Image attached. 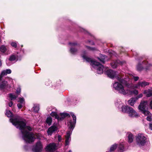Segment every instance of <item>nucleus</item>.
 Returning <instances> with one entry per match:
<instances>
[{
	"label": "nucleus",
	"mask_w": 152,
	"mask_h": 152,
	"mask_svg": "<svg viewBox=\"0 0 152 152\" xmlns=\"http://www.w3.org/2000/svg\"><path fill=\"white\" fill-rule=\"evenodd\" d=\"M10 121L17 128L21 130L23 139L27 143H30L33 142L36 139L35 135L31 133L28 132L27 130L31 131L32 128L26 125V121L22 119L19 116H17L14 118H10Z\"/></svg>",
	"instance_id": "obj_1"
},
{
	"label": "nucleus",
	"mask_w": 152,
	"mask_h": 152,
	"mask_svg": "<svg viewBox=\"0 0 152 152\" xmlns=\"http://www.w3.org/2000/svg\"><path fill=\"white\" fill-rule=\"evenodd\" d=\"M81 56L84 61L85 60L86 62L91 63V65L96 70V72L98 74H100L103 73V66L99 62L92 60L91 58L88 57L86 51H84L82 52Z\"/></svg>",
	"instance_id": "obj_2"
},
{
	"label": "nucleus",
	"mask_w": 152,
	"mask_h": 152,
	"mask_svg": "<svg viewBox=\"0 0 152 152\" xmlns=\"http://www.w3.org/2000/svg\"><path fill=\"white\" fill-rule=\"evenodd\" d=\"M116 77L118 81H115L113 84V89L116 90L118 93L124 94V80L123 77L121 75H118Z\"/></svg>",
	"instance_id": "obj_3"
},
{
	"label": "nucleus",
	"mask_w": 152,
	"mask_h": 152,
	"mask_svg": "<svg viewBox=\"0 0 152 152\" xmlns=\"http://www.w3.org/2000/svg\"><path fill=\"white\" fill-rule=\"evenodd\" d=\"M146 137L143 134H139L136 137L137 144L139 146H143L146 142Z\"/></svg>",
	"instance_id": "obj_4"
},
{
	"label": "nucleus",
	"mask_w": 152,
	"mask_h": 152,
	"mask_svg": "<svg viewBox=\"0 0 152 152\" xmlns=\"http://www.w3.org/2000/svg\"><path fill=\"white\" fill-rule=\"evenodd\" d=\"M148 104L147 101H142L138 106L139 109L145 115H149L150 113L146 110L147 108Z\"/></svg>",
	"instance_id": "obj_5"
},
{
	"label": "nucleus",
	"mask_w": 152,
	"mask_h": 152,
	"mask_svg": "<svg viewBox=\"0 0 152 152\" xmlns=\"http://www.w3.org/2000/svg\"><path fill=\"white\" fill-rule=\"evenodd\" d=\"M124 111L128 113L131 117H136L138 116V114L133 109L128 106L124 107Z\"/></svg>",
	"instance_id": "obj_6"
},
{
	"label": "nucleus",
	"mask_w": 152,
	"mask_h": 152,
	"mask_svg": "<svg viewBox=\"0 0 152 152\" xmlns=\"http://www.w3.org/2000/svg\"><path fill=\"white\" fill-rule=\"evenodd\" d=\"M106 73V74L109 77L112 79L114 77H115L116 79V77H117L118 75H117L116 72L111 69L107 70Z\"/></svg>",
	"instance_id": "obj_7"
},
{
	"label": "nucleus",
	"mask_w": 152,
	"mask_h": 152,
	"mask_svg": "<svg viewBox=\"0 0 152 152\" xmlns=\"http://www.w3.org/2000/svg\"><path fill=\"white\" fill-rule=\"evenodd\" d=\"M42 146L40 141L38 142L32 148L33 151L34 152H41L42 149Z\"/></svg>",
	"instance_id": "obj_8"
},
{
	"label": "nucleus",
	"mask_w": 152,
	"mask_h": 152,
	"mask_svg": "<svg viewBox=\"0 0 152 152\" xmlns=\"http://www.w3.org/2000/svg\"><path fill=\"white\" fill-rule=\"evenodd\" d=\"M69 45L72 47L70 50V52L72 54H75L77 52V49L73 48V47H78V45L76 42H69Z\"/></svg>",
	"instance_id": "obj_9"
},
{
	"label": "nucleus",
	"mask_w": 152,
	"mask_h": 152,
	"mask_svg": "<svg viewBox=\"0 0 152 152\" xmlns=\"http://www.w3.org/2000/svg\"><path fill=\"white\" fill-rule=\"evenodd\" d=\"M56 148V144L54 143H50L47 146L46 150L47 152H53Z\"/></svg>",
	"instance_id": "obj_10"
},
{
	"label": "nucleus",
	"mask_w": 152,
	"mask_h": 152,
	"mask_svg": "<svg viewBox=\"0 0 152 152\" xmlns=\"http://www.w3.org/2000/svg\"><path fill=\"white\" fill-rule=\"evenodd\" d=\"M72 134V131H70L67 132L66 135L65 136V145H68L71 140L70 137Z\"/></svg>",
	"instance_id": "obj_11"
},
{
	"label": "nucleus",
	"mask_w": 152,
	"mask_h": 152,
	"mask_svg": "<svg viewBox=\"0 0 152 152\" xmlns=\"http://www.w3.org/2000/svg\"><path fill=\"white\" fill-rule=\"evenodd\" d=\"M70 114L73 118V122H72L71 121L69 122L70 125V128L72 129V130L73 129L76 123V116L73 113H71Z\"/></svg>",
	"instance_id": "obj_12"
},
{
	"label": "nucleus",
	"mask_w": 152,
	"mask_h": 152,
	"mask_svg": "<svg viewBox=\"0 0 152 152\" xmlns=\"http://www.w3.org/2000/svg\"><path fill=\"white\" fill-rule=\"evenodd\" d=\"M58 129V127L55 125H53L48 128L47 133L48 135H51L54 132Z\"/></svg>",
	"instance_id": "obj_13"
},
{
	"label": "nucleus",
	"mask_w": 152,
	"mask_h": 152,
	"mask_svg": "<svg viewBox=\"0 0 152 152\" xmlns=\"http://www.w3.org/2000/svg\"><path fill=\"white\" fill-rule=\"evenodd\" d=\"M123 64V62L119 60L113 61L111 64V67L113 68H116L119 65L122 66Z\"/></svg>",
	"instance_id": "obj_14"
},
{
	"label": "nucleus",
	"mask_w": 152,
	"mask_h": 152,
	"mask_svg": "<svg viewBox=\"0 0 152 152\" xmlns=\"http://www.w3.org/2000/svg\"><path fill=\"white\" fill-rule=\"evenodd\" d=\"M115 104L116 107L119 108V110L120 111L123 112V104L120 99H118L117 100V102L115 103Z\"/></svg>",
	"instance_id": "obj_15"
},
{
	"label": "nucleus",
	"mask_w": 152,
	"mask_h": 152,
	"mask_svg": "<svg viewBox=\"0 0 152 152\" xmlns=\"http://www.w3.org/2000/svg\"><path fill=\"white\" fill-rule=\"evenodd\" d=\"M9 86V85L7 81L4 80L0 82V88L3 89L6 88Z\"/></svg>",
	"instance_id": "obj_16"
},
{
	"label": "nucleus",
	"mask_w": 152,
	"mask_h": 152,
	"mask_svg": "<svg viewBox=\"0 0 152 152\" xmlns=\"http://www.w3.org/2000/svg\"><path fill=\"white\" fill-rule=\"evenodd\" d=\"M59 116V119H58V121L64 119L67 116L70 117V115L68 113H60Z\"/></svg>",
	"instance_id": "obj_17"
},
{
	"label": "nucleus",
	"mask_w": 152,
	"mask_h": 152,
	"mask_svg": "<svg viewBox=\"0 0 152 152\" xmlns=\"http://www.w3.org/2000/svg\"><path fill=\"white\" fill-rule=\"evenodd\" d=\"M143 93L145 94L147 97H150L152 96V89H148L145 90Z\"/></svg>",
	"instance_id": "obj_18"
},
{
	"label": "nucleus",
	"mask_w": 152,
	"mask_h": 152,
	"mask_svg": "<svg viewBox=\"0 0 152 152\" xmlns=\"http://www.w3.org/2000/svg\"><path fill=\"white\" fill-rule=\"evenodd\" d=\"M137 100V98H131L128 100L129 104L132 106H133Z\"/></svg>",
	"instance_id": "obj_19"
},
{
	"label": "nucleus",
	"mask_w": 152,
	"mask_h": 152,
	"mask_svg": "<svg viewBox=\"0 0 152 152\" xmlns=\"http://www.w3.org/2000/svg\"><path fill=\"white\" fill-rule=\"evenodd\" d=\"M11 73V70L10 69H6L3 70L1 73V75L3 76L7 75L8 74H10Z\"/></svg>",
	"instance_id": "obj_20"
},
{
	"label": "nucleus",
	"mask_w": 152,
	"mask_h": 152,
	"mask_svg": "<svg viewBox=\"0 0 152 152\" xmlns=\"http://www.w3.org/2000/svg\"><path fill=\"white\" fill-rule=\"evenodd\" d=\"M50 115L53 117L57 119L58 120L59 119V116L57 114L56 112H52L51 113H50Z\"/></svg>",
	"instance_id": "obj_21"
},
{
	"label": "nucleus",
	"mask_w": 152,
	"mask_h": 152,
	"mask_svg": "<svg viewBox=\"0 0 152 152\" xmlns=\"http://www.w3.org/2000/svg\"><path fill=\"white\" fill-rule=\"evenodd\" d=\"M9 97L11 100H12L15 99L18 96L13 93H10L9 94Z\"/></svg>",
	"instance_id": "obj_22"
},
{
	"label": "nucleus",
	"mask_w": 152,
	"mask_h": 152,
	"mask_svg": "<svg viewBox=\"0 0 152 152\" xmlns=\"http://www.w3.org/2000/svg\"><path fill=\"white\" fill-rule=\"evenodd\" d=\"M8 60L10 61L17 60V56L13 54L10 57Z\"/></svg>",
	"instance_id": "obj_23"
},
{
	"label": "nucleus",
	"mask_w": 152,
	"mask_h": 152,
	"mask_svg": "<svg viewBox=\"0 0 152 152\" xmlns=\"http://www.w3.org/2000/svg\"><path fill=\"white\" fill-rule=\"evenodd\" d=\"M124 148V143L122 142L119 145L118 148V152H123Z\"/></svg>",
	"instance_id": "obj_24"
},
{
	"label": "nucleus",
	"mask_w": 152,
	"mask_h": 152,
	"mask_svg": "<svg viewBox=\"0 0 152 152\" xmlns=\"http://www.w3.org/2000/svg\"><path fill=\"white\" fill-rule=\"evenodd\" d=\"M128 134H129V135L128 136V142H129L131 143L133 141V135L131 133H129Z\"/></svg>",
	"instance_id": "obj_25"
},
{
	"label": "nucleus",
	"mask_w": 152,
	"mask_h": 152,
	"mask_svg": "<svg viewBox=\"0 0 152 152\" xmlns=\"http://www.w3.org/2000/svg\"><path fill=\"white\" fill-rule=\"evenodd\" d=\"M117 147V145L114 144L112 145L110 148V152L113 151L115 150Z\"/></svg>",
	"instance_id": "obj_26"
},
{
	"label": "nucleus",
	"mask_w": 152,
	"mask_h": 152,
	"mask_svg": "<svg viewBox=\"0 0 152 152\" xmlns=\"http://www.w3.org/2000/svg\"><path fill=\"white\" fill-rule=\"evenodd\" d=\"M46 121L49 125H50L52 121V118L50 117H48Z\"/></svg>",
	"instance_id": "obj_27"
},
{
	"label": "nucleus",
	"mask_w": 152,
	"mask_h": 152,
	"mask_svg": "<svg viewBox=\"0 0 152 152\" xmlns=\"http://www.w3.org/2000/svg\"><path fill=\"white\" fill-rule=\"evenodd\" d=\"M39 109V107L38 105H34L33 108V110L34 112H37Z\"/></svg>",
	"instance_id": "obj_28"
},
{
	"label": "nucleus",
	"mask_w": 152,
	"mask_h": 152,
	"mask_svg": "<svg viewBox=\"0 0 152 152\" xmlns=\"http://www.w3.org/2000/svg\"><path fill=\"white\" fill-rule=\"evenodd\" d=\"M106 58V56L105 55H102L101 56V58H98L99 61L102 63H104L105 62V59Z\"/></svg>",
	"instance_id": "obj_29"
},
{
	"label": "nucleus",
	"mask_w": 152,
	"mask_h": 152,
	"mask_svg": "<svg viewBox=\"0 0 152 152\" xmlns=\"http://www.w3.org/2000/svg\"><path fill=\"white\" fill-rule=\"evenodd\" d=\"M0 50L2 52L4 53L6 51L7 48L5 46L2 45L0 48Z\"/></svg>",
	"instance_id": "obj_30"
},
{
	"label": "nucleus",
	"mask_w": 152,
	"mask_h": 152,
	"mask_svg": "<svg viewBox=\"0 0 152 152\" xmlns=\"http://www.w3.org/2000/svg\"><path fill=\"white\" fill-rule=\"evenodd\" d=\"M18 102H20V103L24 104L25 103L24 99L23 98H18Z\"/></svg>",
	"instance_id": "obj_31"
},
{
	"label": "nucleus",
	"mask_w": 152,
	"mask_h": 152,
	"mask_svg": "<svg viewBox=\"0 0 152 152\" xmlns=\"http://www.w3.org/2000/svg\"><path fill=\"white\" fill-rule=\"evenodd\" d=\"M143 67L140 64H138L137 66V69L138 71H140L143 69Z\"/></svg>",
	"instance_id": "obj_32"
},
{
	"label": "nucleus",
	"mask_w": 152,
	"mask_h": 152,
	"mask_svg": "<svg viewBox=\"0 0 152 152\" xmlns=\"http://www.w3.org/2000/svg\"><path fill=\"white\" fill-rule=\"evenodd\" d=\"M140 86L142 87H145L147 85L149 84V83L146 82H140Z\"/></svg>",
	"instance_id": "obj_33"
},
{
	"label": "nucleus",
	"mask_w": 152,
	"mask_h": 152,
	"mask_svg": "<svg viewBox=\"0 0 152 152\" xmlns=\"http://www.w3.org/2000/svg\"><path fill=\"white\" fill-rule=\"evenodd\" d=\"M6 114L8 117H11L13 116L12 113L10 111L7 110L6 113Z\"/></svg>",
	"instance_id": "obj_34"
},
{
	"label": "nucleus",
	"mask_w": 152,
	"mask_h": 152,
	"mask_svg": "<svg viewBox=\"0 0 152 152\" xmlns=\"http://www.w3.org/2000/svg\"><path fill=\"white\" fill-rule=\"evenodd\" d=\"M87 49L90 51H94L97 50V49L95 48L91 47L89 46H86Z\"/></svg>",
	"instance_id": "obj_35"
},
{
	"label": "nucleus",
	"mask_w": 152,
	"mask_h": 152,
	"mask_svg": "<svg viewBox=\"0 0 152 152\" xmlns=\"http://www.w3.org/2000/svg\"><path fill=\"white\" fill-rule=\"evenodd\" d=\"M140 82H139L137 84L135 85L134 87L137 88H139L140 86Z\"/></svg>",
	"instance_id": "obj_36"
},
{
	"label": "nucleus",
	"mask_w": 152,
	"mask_h": 152,
	"mask_svg": "<svg viewBox=\"0 0 152 152\" xmlns=\"http://www.w3.org/2000/svg\"><path fill=\"white\" fill-rule=\"evenodd\" d=\"M147 120L149 121H151L152 120V116H148L147 117Z\"/></svg>",
	"instance_id": "obj_37"
},
{
	"label": "nucleus",
	"mask_w": 152,
	"mask_h": 152,
	"mask_svg": "<svg viewBox=\"0 0 152 152\" xmlns=\"http://www.w3.org/2000/svg\"><path fill=\"white\" fill-rule=\"evenodd\" d=\"M21 89L20 87H18L16 90V92L18 94H19L20 92Z\"/></svg>",
	"instance_id": "obj_38"
},
{
	"label": "nucleus",
	"mask_w": 152,
	"mask_h": 152,
	"mask_svg": "<svg viewBox=\"0 0 152 152\" xmlns=\"http://www.w3.org/2000/svg\"><path fill=\"white\" fill-rule=\"evenodd\" d=\"M24 105V104H22L21 103H18L17 104V106L19 109H20Z\"/></svg>",
	"instance_id": "obj_39"
},
{
	"label": "nucleus",
	"mask_w": 152,
	"mask_h": 152,
	"mask_svg": "<svg viewBox=\"0 0 152 152\" xmlns=\"http://www.w3.org/2000/svg\"><path fill=\"white\" fill-rule=\"evenodd\" d=\"M11 45L14 47L15 48H16L17 46V44L15 42H12L11 44Z\"/></svg>",
	"instance_id": "obj_40"
},
{
	"label": "nucleus",
	"mask_w": 152,
	"mask_h": 152,
	"mask_svg": "<svg viewBox=\"0 0 152 152\" xmlns=\"http://www.w3.org/2000/svg\"><path fill=\"white\" fill-rule=\"evenodd\" d=\"M133 93L135 95H137L138 94V91L137 90H135L133 91Z\"/></svg>",
	"instance_id": "obj_41"
},
{
	"label": "nucleus",
	"mask_w": 152,
	"mask_h": 152,
	"mask_svg": "<svg viewBox=\"0 0 152 152\" xmlns=\"http://www.w3.org/2000/svg\"><path fill=\"white\" fill-rule=\"evenodd\" d=\"M139 78V77L137 76L133 77V78L135 81H137L138 80Z\"/></svg>",
	"instance_id": "obj_42"
},
{
	"label": "nucleus",
	"mask_w": 152,
	"mask_h": 152,
	"mask_svg": "<svg viewBox=\"0 0 152 152\" xmlns=\"http://www.w3.org/2000/svg\"><path fill=\"white\" fill-rule=\"evenodd\" d=\"M143 96V95L142 94H139L137 97H136V98H137V99L140 98L142 97Z\"/></svg>",
	"instance_id": "obj_43"
},
{
	"label": "nucleus",
	"mask_w": 152,
	"mask_h": 152,
	"mask_svg": "<svg viewBox=\"0 0 152 152\" xmlns=\"http://www.w3.org/2000/svg\"><path fill=\"white\" fill-rule=\"evenodd\" d=\"M58 140L59 141H60L61 140V135H58Z\"/></svg>",
	"instance_id": "obj_44"
},
{
	"label": "nucleus",
	"mask_w": 152,
	"mask_h": 152,
	"mask_svg": "<svg viewBox=\"0 0 152 152\" xmlns=\"http://www.w3.org/2000/svg\"><path fill=\"white\" fill-rule=\"evenodd\" d=\"M13 105V102H12V101H11L9 104V106L10 107H11Z\"/></svg>",
	"instance_id": "obj_45"
},
{
	"label": "nucleus",
	"mask_w": 152,
	"mask_h": 152,
	"mask_svg": "<svg viewBox=\"0 0 152 152\" xmlns=\"http://www.w3.org/2000/svg\"><path fill=\"white\" fill-rule=\"evenodd\" d=\"M149 127L150 129L152 130V123H150L149 124Z\"/></svg>",
	"instance_id": "obj_46"
},
{
	"label": "nucleus",
	"mask_w": 152,
	"mask_h": 152,
	"mask_svg": "<svg viewBox=\"0 0 152 152\" xmlns=\"http://www.w3.org/2000/svg\"><path fill=\"white\" fill-rule=\"evenodd\" d=\"M150 106H151V109H152V101H151L150 104Z\"/></svg>",
	"instance_id": "obj_47"
},
{
	"label": "nucleus",
	"mask_w": 152,
	"mask_h": 152,
	"mask_svg": "<svg viewBox=\"0 0 152 152\" xmlns=\"http://www.w3.org/2000/svg\"><path fill=\"white\" fill-rule=\"evenodd\" d=\"M3 77V76L1 75V74L0 75V81L1 80Z\"/></svg>",
	"instance_id": "obj_48"
},
{
	"label": "nucleus",
	"mask_w": 152,
	"mask_h": 152,
	"mask_svg": "<svg viewBox=\"0 0 152 152\" xmlns=\"http://www.w3.org/2000/svg\"><path fill=\"white\" fill-rule=\"evenodd\" d=\"M68 152H72L71 150L69 151Z\"/></svg>",
	"instance_id": "obj_49"
},
{
	"label": "nucleus",
	"mask_w": 152,
	"mask_h": 152,
	"mask_svg": "<svg viewBox=\"0 0 152 152\" xmlns=\"http://www.w3.org/2000/svg\"><path fill=\"white\" fill-rule=\"evenodd\" d=\"M144 62H142V64H143H143H144Z\"/></svg>",
	"instance_id": "obj_50"
},
{
	"label": "nucleus",
	"mask_w": 152,
	"mask_h": 152,
	"mask_svg": "<svg viewBox=\"0 0 152 152\" xmlns=\"http://www.w3.org/2000/svg\"><path fill=\"white\" fill-rule=\"evenodd\" d=\"M124 83H125L124 82H125V80H124Z\"/></svg>",
	"instance_id": "obj_51"
}]
</instances>
